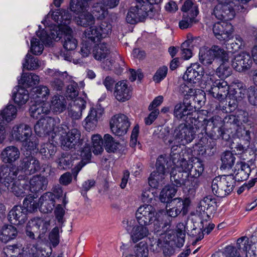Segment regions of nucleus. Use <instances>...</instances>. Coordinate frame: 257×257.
<instances>
[{"label": "nucleus", "instance_id": "obj_50", "mask_svg": "<svg viewBox=\"0 0 257 257\" xmlns=\"http://www.w3.org/2000/svg\"><path fill=\"white\" fill-rule=\"evenodd\" d=\"M104 147L108 153L116 152L120 147V144L116 142L113 137L109 134H106L103 137Z\"/></svg>", "mask_w": 257, "mask_h": 257}, {"label": "nucleus", "instance_id": "obj_15", "mask_svg": "<svg viewBox=\"0 0 257 257\" xmlns=\"http://www.w3.org/2000/svg\"><path fill=\"white\" fill-rule=\"evenodd\" d=\"M110 127L113 134L122 136L126 134L130 126L128 117L122 114L114 115L109 121Z\"/></svg>", "mask_w": 257, "mask_h": 257}, {"label": "nucleus", "instance_id": "obj_58", "mask_svg": "<svg viewBox=\"0 0 257 257\" xmlns=\"http://www.w3.org/2000/svg\"><path fill=\"white\" fill-rule=\"evenodd\" d=\"M181 10L184 13H188L190 15L197 16L199 13L198 7L190 0H186L184 2Z\"/></svg>", "mask_w": 257, "mask_h": 257}, {"label": "nucleus", "instance_id": "obj_21", "mask_svg": "<svg viewBox=\"0 0 257 257\" xmlns=\"http://www.w3.org/2000/svg\"><path fill=\"white\" fill-rule=\"evenodd\" d=\"M171 158L173 163L171 167L170 173L174 170L175 173H176L177 176L180 174L185 175V177L188 176V172L192 164L191 162H188L184 159H180V155L176 153H172Z\"/></svg>", "mask_w": 257, "mask_h": 257}, {"label": "nucleus", "instance_id": "obj_54", "mask_svg": "<svg viewBox=\"0 0 257 257\" xmlns=\"http://www.w3.org/2000/svg\"><path fill=\"white\" fill-rule=\"evenodd\" d=\"M92 150L95 155L101 154L103 151V141L101 136L99 134L93 135L91 137Z\"/></svg>", "mask_w": 257, "mask_h": 257}, {"label": "nucleus", "instance_id": "obj_7", "mask_svg": "<svg viewBox=\"0 0 257 257\" xmlns=\"http://www.w3.org/2000/svg\"><path fill=\"white\" fill-rule=\"evenodd\" d=\"M235 182L234 175H224L216 177L212 182V191L216 196L223 197L233 191Z\"/></svg>", "mask_w": 257, "mask_h": 257}, {"label": "nucleus", "instance_id": "obj_63", "mask_svg": "<svg viewBox=\"0 0 257 257\" xmlns=\"http://www.w3.org/2000/svg\"><path fill=\"white\" fill-rule=\"evenodd\" d=\"M135 252L137 257H148L149 249L147 243L145 242H140L135 246Z\"/></svg>", "mask_w": 257, "mask_h": 257}, {"label": "nucleus", "instance_id": "obj_9", "mask_svg": "<svg viewBox=\"0 0 257 257\" xmlns=\"http://www.w3.org/2000/svg\"><path fill=\"white\" fill-rule=\"evenodd\" d=\"M175 242L172 231H169L161 233L158 239H152L150 245V250L156 253L163 250L164 254L169 256L174 252L173 245Z\"/></svg>", "mask_w": 257, "mask_h": 257}, {"label": "nucleus", "instance_id": "obj_25", "mask_svg": "<svg viewBox=\"0 0 257 257\" xmlns=\"http://www.w3.org/2000/svg\"><path fill=\"white\" fill-rule=\"evenodd\" d=\"M30 185L28 186L27 185H22V187H23L24 189H26L24 195L22 197H24L29 193L31 192H38L42 190L46 189L48 184L47 179L43 176L37 175L33 176L29 182Z\"/></svg>", "mask_w": 257, "mask_h": 257}, {"label": "nucleus", "instance_id": "obj_34", "mask_svg": "<svg viewBox=\"0 0 257 257\" xmlns=\"http://www.w3.org/2000/svg\"><path fill=\"white\" fill-rule=\"evenodd\" d=\"M174 206L167 210V214L169 216L176 217L181 211L183 214H185L187 211V208L189 205L188 199L183 200L180 198L174 199L171 202Z\"/></svg>", "mask_w": 257, "mask_h": 257}, {"label": "nucleus", "instance_id": "obj_17", "mask_svg": "<svg viewBox=\"0 0 257 257\" xmlns=\"http://www.w3.org/2000/svg\"><path fill=\"white\" fill-rule=\"evenodd\" d=\"M171 180L175 183L177 186L182 187L184 191L189 192L195 189L197 187V179H194L188 175L185 177V175L180 174L177 176L176 173H175L174 170L170 173Z\"/></svg>", "mask_w": 257, "mask_h": 257}, {"label": "nucleus", "instance_id": "obj_45", "mask_svg": "<svg viewBox=\"0 0 257 257\" xmlns=\"http://www.w3.org/2000/svg\"><path fill=\"white\" fill-rule=\"evenodd\" d=\"M75 21L77 25L87 27L94 25L95 19L94 16L88 10L80 13L74 18Z\"/></svg>", "mask_w": 257, "mask_h": 257}, {"label": "nucleus", "instance_id": "obj_57", "mask_svg": "<svg viewBox=\"0 0 257 257\" xmlns=\"http://www.w3.org/2000/svg\"><path fill=\"white\" fill-rule=\"evenodd\" d=\"M235 158L230 151L225 152L222 155V167L224 169L231 168L235 162Z\"/></svg>", "mask_w": 257, "mask_h": 257}, {"label": "nucleus", "instance_id": "obj_29", "mask_svg": "<svg viewBox=\"0 0 257 257\" xmlns=\"http://www.w3.org/2000/svg\"><path fill=\"white\" fill-rule=\"evenodd\" d=\"M132 89L126 81L124 80L117 82L114 87V96L119 101L124 102L132 96Z\"/></svg>", "mask_w": 257, "mask_h": 257}, {"label": "nucleus", "instance_id": "obj_55", "mask_svg": "<svg viewBox=\"0 0 257 257\" xmlns=\"http://www.w3.org/2000/svg\"><path fill=\"white\" fill-rule=\"evenodd\" d=\"M196 16L188 15V13H184L182 19L179 24L180 28L185 29L191 27L193 24H196L197 22L196 19Z\"/></svg>", "mask_w": 257, "mask_h": 257}, {"label": "nucleus", "instance_id": "obj_60", "mask_svg": "<svg viewBox=\"0 0 257 257\" xmlns=\"http://www.w3.org/2000/svg\"><path fill=\"white\" fill-rule=\"evenodd\" d=\"M56 151V147L50 143L41 145L40 149V153L48 158L52 157L55 153Z\"/></svg>", "mask_w": 257, "mask_h": 257}, {"label": "nucleus", "instance_id": "obj_3", "mask_svg": "<svg viewBox=\"0 0 257 257\" xmlns=\"http://www.w3.org/2000/svg\"><path fill=\"white\" fill-rule=\"evenodd\" d=\"M55 196L51 192L44 194L39 199V202L34 201L32 196H27L23 201L24 207L27 211L32 212L39 208L40 210L44 213L51 212L55 206Z\"/></svg>", "mask_w": 257, "mask_h": 257}, {"label": "nucleus", "instance_id": "obj_1", "mask_svg": "<svg viewBox=\"0 0 257 257\" xmlns=\"http://www.w3.org/2000/svg\"><path fill=\"white\" fill-rule=\"evenodd\" d=\"M51 18L56 24L46 26L47 30L51 31V39H56L59 37L60 33H64L63 47L67 51H73L77 46V40L72 35V30L68 26L71 19V15L65 10L54 12L51 15L48 14L46 19L42 22L45 25H48L47 19Z\"/></svg>", "mask_w": 257, "mask_h": 257}, {"label": "nucleus", "instance_id": "obj_52", "mask_svg": "<svg viewBox=\"0 0 257 257\" xmlns=\"http://www.w3.org/2000/svg\"><path fill=\"white\" fill-rule=\"evenodd\" d=\"M199 57L200 61L206 65L211 64L214 60V56L211 52V49H208L206 47H203L200 49Z\"/></svg>", "mask_w": 257, "mask_h": 257}, {"label": "nucleus", "instance_id": "obj_22", "mask_svg": "<svg viewBox=\"0 0 257 257\" xmlns=\"http://www.w3.org/2000/svg\"><path fill=\"white\" fill-rule=\"evenodd\" d=\"M32 135L31 126L25 123L15 124L11 132V136L14 140L23 142L27 140Z\"/></svg>", "mask_w": 257, "mask_h": 257}, {"label": "nucleus", "instance_id": "obj_10", "mask_svg": "<svg viewBox=\"0 0 257 257\" xmlns=\"http://www.w3.org/2000/svg\"><path fill=\"white\" fill-rule=\"evenodd\" d=\"M166 159L165 157L161 155L157 160L156 170L154 171L149 178V185L154 188H158L165 183V177L169 169L168 167L166 168L167 165Z\"/></svg>", "mask_w": 257, "mask_h": 257}, {"label": "nucleus", "instance_id": "obj_44", "mask_svg": "<svg viewBox=\"0 0 257 257\" xmlns=\"http://www.w3.org/2000/svg\"><path fill=\"white\" fill-rule=\"evenodd\" d=\"M50 95V90L46 86L34 87L31 92V97L34 101H45Z\"/></svg>", "mask_w": 257, "mask_h": 257}, {"label": "nucleus", "instance_id": "obj_33", "mask_svg": "<svg viewBox=\"0 0 257 257\" xmlns=\"http://www.w3.org/2000/svg\"><path fill=\"white\" fill-rule=\"evenodd\" d=\"M193 111V107L190 101H187L185 97L182 103L176 104L174 108V116L178 119L187 121L188 117L191 115Z\"/></svg>", "mask_w": 257, "mask_h": 257}, {"label": "nucleus", "instance_id": "obj_48", "mask_svg": "<svg viewBox=\"0 0 257 257\" xmlns=\"http://www.w3.org/2000/svg\"><path fill=\"white\" fill-rule=\"evenodd\" d=\"M176 192L177 189L174 185L165 186L160 192L159 199L162 202L168 203L175 196Z\"/></svg>", "mask_w": 257, "mask_h": 257}, {"label": "nucleus", "instance_id": "obj_20", "mask_svg": "<svg viewBox=\"0 0 257 257\" xmlns=\"http://www.w3.org/2000/svg\"><path fill=\"white\" fill-rule=\"evenodd\" d=\"M17 114V109L12 104L8 105L0 114V143L6 138L4 119L10 122L15 119Z\"/></svg>", "mask_w": 257, "mask_h": 257}, {"label": "nucleus", "instance_id": "obj_4", "mask_svg": "<svg viewBox=\"0 0 257 257\" xmlns=\"http://www.w3.org/2000/svg\"><path fill=\"white\" fill-rule=\"evenodd\" d=\"M196 131L193 126L181 123L172 132L173 145L171 153L176 150L179 145L185 146L190 143L195 138Z\"/></svg>", "mask_w": 257, "mask_h": 257}, {"label": "nucleus", "instance_id": "obj_27", "mask_svg": "<svg viewBox=\"0 0 257 257\" xmlns=\"http://www.w3.org/2000/svg\"><path fill=\"white\" fill-rule=\"evenodd\" d=\"M110 54V50L107 44L101 43L96 46L93 50V55L94 58L97 60L101 61L106 59L103 62V67L106 70L111 68L112 62L107 58Z\"/></svg>", "mask_w": 257, "mask_h": 257}, {"label": "nucleus", "instance_id": "obj_59", "mask_svg": "<svg viewBox=\"0 0 257 257\" xmlns=\"http://www.w3.org/2000/svg\"><path fill=\"white\" fill-rule=\"evenodd\" d=\"M210 49L211 52L212 53V55L214 56V59L216 58L223 62L228 60V54L224 49L216 45L213 46Z\"/></svg>", "mask_w": 257, "mask_h": 257}, {"label": "nucleus", "instance_id": "obj_37", "mask_svg": "<svg viewBox=\"0 0 257 257\" xmlns=\"http://www.w3.org/2000/svg\"><path fill=\"white\" fill-rule=\"evenodd\" d=\"M20 154V151L17 147L10 146L3 150L1 156L4 162L12 164L19 159Z\"/></svg>", "mask_w": 257, "mask_h": 257}, {"label": "nucleus", "instance_id": "obj_24", "mask_svg": "<svg viewBox=\"0 0 257 257\" xmlns=\"http://www.w3.org/2000/svg\"><path fill=\"white\" fill-rule=\"evenodd\" d=\"M103 114V109L100 107H92L89 111L87 117L84 122V126L87 131L94 130L97 126L98 121Z\"/></svg>", "mask_w": 257, "mask_h": 257}, {"label": "nucleus", "instance_id": "obj_28", "mask_svg": "<svg viewBox=\"0 0 257 257\" xmlns=\"http://www.w3.org/2000/svg\"><path fill=\"white\" fill-rule=\"evenodd\" d=\"M213 32L218 40L227 41L231 37L232 26L226 22L217 23L213 25Z\"/></svg>", "mask_w": 257, "mask_h": 257}, {"label": "nucleus", "instance_id": "obj_6", "mask_svg": "<svg viewBox=\"0 0 257 257\" xmlns=\"http://www.w3.org/2000/svg\"><path fill=\"white\" fill-rule=\"evenodd\" d=\"M165 214L163 211L157 212L154 206L150 204L140 206L136 212V221L138 223L149 226L152 224H156L160 221V216Z\"/></svg>", "mask_w": 257, "mask_h": 257}, {"label": "nucleus", "instance_id": "obj_39", "mask_svg": "<svg viewBox=\"0 0 257 257\" xmlns=\"http://www.w3.org/2000/svg\"><path fill=\"white\" fill-rule=\"evenodd\" d=\"M249 239L243 236L237 240V246L239 249L246 252V257H257V246L253 244H249Z\"/></svg>", "mask_w": 257, "mask_h": 257}, {"label": "nucleus", "instance_id": "obj_31", "mask_svg": "<svg viewBox=\"0 0 257 257\" xmlns=\"http://www.w3.org/2000/svg\"><path fill=\"white\" fill-rule=\"evenodd\" d=\"M55 125L54 119L51 117L46 116L37 121L34 126V130L38 136L41 137L53 131Z\"/></svg>", "mask_w": 257, "mask_h": 257}, {"label": "nucleus", "instance_id": "obj_26", "mask_svg": "<svg viewBox=\"0 0 257 257\" xmlns=\"http://www.w3.org/2000/svg\"><path fill=\"white\" fill-rule=\"evenodd\" d=\"M180 91L188 98L189 97H193V100L197 102L198 104L201 106L206 100L205 93L201 89H194L187 84L183 83L180 87Z\"/></svg>", "mask_w": 257, "mask_h": 257}, {"label": "nucleus", "instance_id": "obj_42", "mask_svg": "<svg viewBox=\"0 0 257 257\" xmlns=\"http://www.w3.org/2000/svg\"><path fill=\"white\" fill-rule=\"evenodd\" d=\"M29 94L24 87L18 86L14 89L13 98L16 104L19 106L27 103L29 99Z\"/></svg>", "mask_w": 257, "mask_h": 257}, {"label": "nucleus", "instance_id": "obj_32", "mask_svg": "<svg viewBox=\"0 0 257 257\" xmlns=\"http://www.w3.org/2000/svg\"><path fill=\"white\" fill-rule=\"evenodd\" d=\"M19 167L27 175L34 174L41 169L39 161L32 156L24 158L21 161Z\"/></svg>", "mask_w": 257, "mask_h": 257}, {"label": "nucleus", "instance_id": "obj_38", "mask_svg": "<svg viewBox=\"0 0 257 257\" xmlns=\"http://www.w3.org/2000/svg\"><path fill=\"white\" fill-rule=\"evenodd\" d=\"M25 209L20 206H14L9 213L10 222L16 225L24 223L27 219Z\"/></svg>", "mask_w": 257, "mask_h": 257}, {"label": "nucleus", "instance_id": "obj_35", "mask_svg": "<svg viewBox=\"0 0 257 257\" xmlns=\"http://www.w3.org/2000/svg\"><path fill=\"white\" fill-rule=\"evenodd\" d=\"M49 104L46 101H35L30 108V113L31 117L36 119L45 118V115L49 114Z\"/></svg>", "mask_w": 257, "mask_h": 257}, {"label": "nucleus", "instance_id": "obj_36", "mask_svg": "<svg viewBox=\"0 0 257 257\" xmlns=\"http://www.w3.org/2000/svg\"><path fill=\"white\" fill-rule=\"evenodd\" d=\"M46 73L53 77V80L50 83L54 89L60 90L64 86V80L68 75L67 73L60 72L56 69H48Z\"/></svg>", "mask_w": 257, "mask_h": 257}, {"label": "nucleus", "instance_id": "obj_51", "mask_svg": "<svg viewBox=\"0 0 257 257\" xmlns=\"http://www.w3.org/2000/svg\"><path fill=\"white\" fill-rule=\"evenodd\" d=\"M43 62L39 61L37 58H35L28 53L25 57V62L23 63V67L27 70H35L40 67Z\"/></svg>", "mask_w": 257, "mask_h": 257}, {"label": "nucleus", "instance_id": "obj_62", "mask_svg": "<svg viewBox=\"0 0 257 257\" xmlns=\"http://www.w3.org/2000/svg\"><path fill=\"white\" fill-rule=\"evenodd\" d=\"M22 143L24 148L27 150L33 151H37L38 150V139L36 137L32 135L31 137Z\"/></svg>", "mask_w": 257, "mask_h": 257}, {"label": "nucleus", "instance_id": "obj_40", "mask_svg": "<svg viewBox=\"0 0 257 257\" xmlns=\"http://www.w3.org/2000/svg\"><path fill=\"white\" fill-rule=\"evenodd\" d=\"M66 101L62 96L55 95L52 97L50 104H49V112L52 110L56 114H59L66 109Z\"/></svg>", "mask_w": 257, "mask_h": 257}, {"label": "nucleus", "instance_id": "obj_18", "mask_svg": "<svg viewBox=\"0 0 257 257\" xmlns=\"http://www.w3.org/2000/svg\"><path fill=\"white\" fill-rule=\"evenodd\" d=\"M38 38H33L31 40V51L36 55H40L44 50V44L51 39V31L42 30L36 32Z\"/></svg>", "mask_w": 257, "mask_h": 257}, {"label": "nucleus", "instance_id": "obj_41", "mask_svg": "<svg viewBox=\"0 0 257 257\" xmlns=\"http://www.w3.org/2000/svg\"><path fill=\"white\" fill-rule=\"evenodd\" d=\"M250 169L248 165L244 162H237L235 165L234 172L235 182L241 181L247 179L250 173Z\"/></svg>", "mask_w": 257, "mask_h": 257}, {"label": "nucleus", "instance_id": "obj_13", "mask_svg": "<svg viewBox=\"0 0 257 257\" xmlns=\"http://www.w3.org/2000/svg\"><path fill=\"white\" fill-rule=\"evenodd\" d=\"M238 11L233 2L225 0L219 3L213 10V15L218 20L229 21L232 20L235 15V12Z\"/></svg>", "mask_w": 257, "mask_h": 257}, {"label": "nucleus", "instance_id": "obj_23", "mask_svg": "<svg viewBox=\"0 0 257 257\" xmlns=\"http://www.w3.org/2000/svg\"><path fill=\"white\" fill-rule=\"evenodd\" d=\"M252 60L249 53L242 52L234 56L232 60V67L237 71L241 72L250 68Z\"/></svg>", "mask_w": 257, "mask_h": 257}, {"label": "nucleus", "instance_id": "obj_14", "mask_svg": "<svg viewBox=\"0 0 257 257\" xmlns=\"http://www.w3.org/2000/svg\"><path fill=\"white\" fill-rule=\"evenodd\" d=\"M212 71L213 70L209 73L206 72L204 75V69L201 65L197 62L192 63L190 66L187 68L183 75V78L184 81L190 84L198 83L201 79L202 83H203V84L205 85L203 77L206 75H208L207 76L209 80V75L212 74Z\"/></svg>", "mask_w": 257, "mask_h": 257}, {"label": "nucleus", "instance_id": "obj_47", "mask_svg": "<svg viewBox=\"0 0 257 257\" xmlns=\"http://www.w3.org/2000/svg\"><path fill=\"white\" fill-rule=\"evenodd\" d=\"M89 0H71L70 3V9L75 14L78 15L87 10L89 6Z\"/></svg>", "mask_w": 257, "mask_h": 257}, {"label": "nucleus", "instance_id": "obj_19", "mask_svg": "<svg viewBox=\"0 0 257 257\" xmlns=\"http://www.w3.org/2000/svg\"><path fill=\"white\" fill-rule=\"evenodd\" d=\"M246 90L244 85L238 80H235L229 85V90L228 93V105L231 107L234 108L237 106L238 100L244 96Z\"/></svg>", "mask_w": 257, "mask_h": 257}, {"label": "nucleus", "instance_id": "obj_16", "mask_svg": "<svg viewBox=\"0 0 257 257\" xmlns=\"http://www.w3.org/2000/svg\"><path fill=\"white\" fill-rule=\"evenodd\" d=\"M136 6L130 9L126 17V22L131 24H135L143 21L149 16L150 12V7H147V9H145L142 6L141 0H136ZM146 6L148 7L149 5Z\"/></svg>", "mask_w": 257, "mask_h": 257}, {"label": "nucleus", "instance_id": "obj_8", "mask_svg": "<svg viewBox=\"0 0 257 257\" xmlns=\"http://www.w3.org/2000/svg\"><path fill=\"white\" fill-rule=\"evenodd\" d=\"M122 226L130 235L131 240L136 243L149 234L148 226L138 223L133 217H127L122 222Z\"/></svg>", "mask_w": 257, "mask_h": 257}, {"label": "nucleus", "instance_id": "obj_30", "mask_svg": "<svg viewBox=\"0 0 257 257\" xmlns=\"http://www.w3.org/2000/svg\"><path fill=\"white\" fill-rule=\"evenodd\" d=\"M60 129L62 131V128ZM59 133L61 136L62 145L64 147L68 149H72L76 146L79 143L81 136L80 132L76 128L70 130L65 136H63V132L60 133V130Z\"/></svg>", "mask_w": 257, "mask_h": 257}, {"label": "nucleus", "instance_id": "obj_56", "mask_svg": "<svg viewBox=\"0 0 257 257\" xmlns=\"http://www.w3.org/2000/svg\"><path fill=\"white\" fill-rule=\"evenodd\" d=\"M176 231L178 239L176 246L180 247L183 246L185 241L186 227L184 224L183 223H179L176 226Z\"/></svg>", "mask_w": 257, "mask_h": 257}, {"label": "nucleus", "instance_id": "obj_49", "mask_svg": "<svg viewBox=\"0 0 257 257\" xmlns=\"http://www.w3.org/2000/svg\"><path fill=\"white\" fill-rule=\"evenodd\" d=\"M39 81V76L31 73H23L21 79L19 80V84L26 87H30L37 84Z\"/></svg>", "mask_w": 257, "mask_h": 257}, {"label": "nucleus", "instance_id": "obj_43", "mask_svg": "<svg viewBox=\"0 0 257 257\" xmlns=\"http://www.w3.org/2000/svg\"><path fill=\"white\" fill-rule=\"evenodd\" d=\"M17 235V228L12 225H4L0 229V240L5 243L14 239Z\"/></svg>", "mask_w": 257, "mask_h": 257}, {"label": "nucleus", "instance_id": "obj_12", "mask_svg": "<svg viewBox=\"0 0 257 257\" xmlns=\"http://www.w3.org/2000/svg\"><path fill=\"white\" fill-rule=\"evenodd\" d=\"M49 221L41 218H34L30 220L26 226V234L30 238H35V233L39 234V238H42L49 228Z\"/></svg>", "mask_w": 257, "mask_h": 257}, {"label": "nucleus", "instance_id": "obj_11", "mask_svg": "<svg viewBox=\"0 0 257 257\" xmlns=\"http://www.w3.org/2000/svg\"><path fill=\"white\" fill-rule=\"evenodd\" d=\"M89 27L84 31L83 38L93 42L107 37L111 32V25L106 21L102 22L97 26Z\"/></svg>", "mask_w": 257, "mask_h": 257}, {"label": "nucleus", "instance_id": "obj_46", "mask_svg": "<svg viewBox=\"0 0 257 257\" xmlns=\"http://www.w3.org/2000/svg\"><path fill=\"white\" fill-rule=\"evenodd\" d=\"M154 135L158 138L163 140L164 142L172 147V134H170L169 127L168 126H158L154 131Z\"/></svg>", "mask_w": 257, "mask_h": 257}, {"label": "nucleus", "instance_id": "obj_64", "mask_svg": "<svg viewBox=\"0 0 257 257\" xmlns=\"http://www.w3.org/2000/svg\"><path fill=\"white\" fill-rule=\"evenodd\" d=\"M4 253L7 256L20 257L21 256V246L18 245L7 246L4 248Z\"/></svg>", "mask_w": 257, "mask_h": 257}, {"label": "nucleus", "instance_id": "obj_2", "mask_svg": "<svg viewBox=\"0 0 257 257\" xmlns=\"http://www.w3.org/2000/svg\"><path fill=\"white\" fill-rule=\"evenodd\" d=\"M18 172L19 169L16 166H1L0 182L16 196H22L26 189L21 187L22 185H25V181L17 179Z\"/></svg>", "mask_w": 257, "mask_h": 257}, {"label": "nucleus", "instance_id": "obj_61", "mask_svg": "<svg viewBox=\"0 0 257 257\" xmlns=\"http://www.w3.org/2000/svg\"><path fill=\"white\" fill-rule=\"evenodd\" d=\"M235 136L244 142L247 146H249L250 137L249 131L246 130L243 126H237L236 130Z\"/></svg>", "mask_w": 257, "mask_h": 257}, {"label": "nucleus", "instance_id": "obj_5", "mask_svg": "<svg viewBox=\"0 0 257 257\" xmlns=\"http://www.w3.org/2000/svg\"><path fill=\"white\" fill-rule=\"evenodd\" d=\"M207 76L206 75L203 77V81L205 88H208V91L212 96L220 101L228 98L229 86L227 82L223 80L216 79L214 70L212 74L209 75V80Z\"/></svg>", "mask_w": 257, "mask_h": 257}, {"label": "nucleus", "instance_id": "obj_53", "mask_svg": "<svg viewBox=\"0 0 257 257\" xmlns=\"http://www.w3.org/2000/svg\"><path fill=\"white\" fill-rule=\"evenodd\" d=\"M192 164L189 171V175L194 177V179H197L200 176L204 170V167L202 162L198 159H195L193 162H191Z\"/></svg>", "mask_w": 257, "mask_h": 257}]
</instances>
